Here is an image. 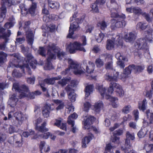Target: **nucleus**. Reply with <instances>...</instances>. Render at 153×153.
Wrapping results in <instances>:
<instances>
[{
  "mask_svg": "<svg viewBox=\"0 0 153 153\" xmlns=\"http://www.w3.org/2000/svg\"><path fill=\"white\" fill-rule=\"evenodd\" d=\"M94 88V86L92 85H87L85 87V96L88 97L92 92Z\"/></svg>",
  "mask_w": 153,
  "mask_h": 153,
  "instance_id": "nucleus-30",
  "label": "nucleus"
},
{
  "mask_svg": "<svg viewBox=\"0 0 153 153\" xmlns=\"http://www.w3.org/2000/svg\"><path fill=\"white\" fill-rule=\"evenodd\" d=\"M86 66V72L88 73H91L94 71V69L95 65L94 63L91 62H89L88 65H86L84 66V67Z\"/></svg>",
  "mask_w": 153,
  "mask_h": 153,
  "instance_id": "nucleus-23",
  "label": "nucleus"
},
{
  "mask_svg": "<svg viewBox=\"0 0 153 153\" xmlns=\"http://www.w3.org/2000/svg\"><path fill=\"white\" fill-rule=\"evenodd\" d=\"M136 35L133 33H129L128 36H125L126 40L127 42H131L134 40L136 38Z\"/></svg>",
  "mask_w": 153,
  "mask_h": 153,
  "instance_id": "nucleus-34",
  "label": "nucleus"
},
{
  "mask_svg": "<svg viewBox=\"0 0 153 153\" xmlns=\"http://www.w3.org/2000/svg\"><path fill=\"white\" fill-rule=\"evenodd\" d=\"M105 67L107 69L112 70V62H108L105 65Z\"/></svg>",
  "mask_w": 153,
  "mask_h": 153,
  "instance_id": "nucleus-62",
  "label": "nucleus"
},
{
  "mask_svg": "<svg viewBox=\"0 0 153 153\" xmlns=\"http://www.w3.org/2000/svg\"><path fill=\"white\" fill-rule=\"evenodd\" d=\"M10 22L6 23L4 25L5 28H9L12 27L15 23V19L12 17L10 18L9 19Z\"/></svg>",
  "mask_w": 153,
  "mask_h": 153,
  "instance_id": "nucleus-35",
  "label": "nucleus"
},
{
  "mask_svg": "<svg viewBox=\"0 0 153 153\" xmlns=\"http://www.w3.org/2000/svg\"><path fill=\"white\" fill-rule=\"evenodd\" d=\"M105 35L103 33L101 32L98 35L96 36V39L97 41L99 42H100L104 38Z\"/></svg>",
  "mask_w": 153,
  "mask_h": 153,
  "instance_id": "nucleus-48",
  "label": "nucleus"
},
{
  "mask_svg": "<svg viewBox=\"0 0 153 153\" xmlns=\"http://www.w3.org/2000/svg\"><path fill=\"white\" fill-rule=\"evenodd\" d=\"M12 75L14 77H20L22 76L21 74L16 69L14 70L13 72Z\"/></svg>",
  "mask_w": 153,
  "mask_h": 153,
  "instance_id": "nucleus-55",
  "label": "nucleus"
},
{
  "mask_svg": "<svg viewBox=\"0 0 153 153\" xmlns=\"http://www.w3.org/2000/svg\"><path fill=\"white\" fill-rule=\"evenodd\" d=\"M147 118L149 121L150 124L153 123V113L149 109L147 110L145 112Z\"/></svg>",
  "mask_w": 153,
  "mask_h": 153,
  "instance_id": "nucleus-27",
  "label": "nucleus"
},
{
  "mask_svg": "<svg viewBox=\"0 0 153 153\" xmlns=\"http://www.w3.org/2000/svg\"><path fill=\"white\" fill-rule=\"evenodd\" d=\"M42 119L39 118L36 121V129L42 132L48 131V129L45 127L46 125V122H43L41 126H38L42 122Z\"/></svg>",
  "mask_w": 153,
  "mask_h": 153,
  "instance_id": "nucleus-12",
  "label": "nucleus"
},
{
  "mask_svg": "<svg viewBox=\"0 0 153 153\" xmlns=\"http://www.w3.org/2000/svg\"><path fill=\"white\" fill-rule=\"evenodd\" d=\"M4 30L5 29L3 28H0V33H0V36H1L4 39H6L7 38L10 36L11 34V31L10 30H7V33H2L4 31Z\"/></svg>",
  "mask_w": 153,
  "mask_h": 153,
  "instance_id": "nucleus-32",
  "label": "nucleus"
},
{
  "mask_svg": "<svg viewBox=\"0 0 153 153\" xmlns=\"http://www.w3.org/2000/svg\"><path fill=\"white\" fill-rule=\"evenodd\" d=\"M39 54L42 56H45V48L43 47H40L38 51Z\"/></svg>",
  "mask_w": 153,
  "mask_h": 153,
  "instance_id": "nucleus-58",
  "label": "nucleus"
},
{
  "mask_svg": "<svg viewBox=\"0 0 153 153\" xmlns=\"http://www.w3.org/2000/svg\"><path fill=\"white\" fill-rule=\"evenodd\" d=\"M110 2L111 10H114L116 11L120 8V6L118 4L115 0H111Z\"/></svg>",
  "mask_w": 153,
  "mask_h": 153,
  "instance_id": "nucleus-28",
  "label": "nucleus"
},
{
  "mask_svg": "<svg viewBox=\"0 0 153 153\" xmlns=\"http://www.w3.org/2000/svg\"><path fill=\"white\" fill-rule=\"evenodd\" d=\"M66 49L71 53H75L76 51L86 52V50L82 43L77 41L71 42L69 44L67 45Z\"/></svg>",
  "mask_w": 153,
  "mask_h": 153,
  "instance_id": "nucleus-7",
  "label": "nucleus"
},
{
  "mask_svg": "<svg viewBox=\"0 0 153 153\" xmlns=\"http://www.w3.org/2000/svg\"><path fill=\"white\" fill-rule=\"evenodd\" d=\"M25 40V39L24 38H17L16 39L15 43L16 44H20L23 43Z\"/></svg>",
  "mask_w": 153,
  "mask_h": 153,
  "instance_id": "nucleus-59",
  "label": "nucleus"
},
{
  "mask_svg": "<svg viewBox=\"0 0 153 153\" xmlns=\"http://www.w3.org/2000/svg\"><path fill=\"white\" fill-rule=\"evenodd\" d=\"M62 119H56V122L54 123L53 125L59 127L60 129L65 130L66 129V124L65 123H62Z\"/></svg>",
  "mask_w": 153,
  "mask_h": 153,
  "instance_id": "nucleus-18",
  "label": "nucleus"
},
{
  "mask_svg": "<svg viewBox=\"0 0 153 153\" xmlns=\"http://www.w3.org/2000/svg\"><path fill=\"white\" fill-rule=\"evenodd\" d=\"M134 65H129L128 67L126 68L122 74V76L121 78H123L124 80L127 77L128 75L131 73L132 71H134Z\"/></svg>",
  "mask_w": 153,
  "mask_h": 153,
  "instance_id": "nucleus-15",
  "label": "nucleus"
},
{
  "mask_svg": "<svg viewBox=\"0 0 153 153\" xmlns=\"http://www.w3.org/2000/svg\"><path fill=\"white\" fill-rule=\"evenodd\" d=\"M132 110L131 106L130 105H125L122 109V112L125 114H128Z\"/></svg>",
  "mask_w": 153,
  "mask_h": 153,
  "instance_id": "nucleus-40",
  "label": "nucleus"
},
{
  "mask_svg": "<svg viewBox=\"0 0 153 153\" xmlns=\"http://www.w3.org/2000/svg\"><path fill=\"white\" fill-rule=\"evenodd\" d=\"M144 95L147 97H148L149 99H150L152 96V93L151 90L146 91L144 93Z\"/></svg>",
  "mask_w": 153,
  "mask_h": 153,
  "instance_id": "nucleus-60",
  "label": "nucleus"
},
{
  "mask_svg": "<svg viewBox=\"0 0 153 153\" xmlns=\"http://www.w3.org/2000/svg\"><path fill=\"white\" fill-rule=\"evenodd\" d=\"M107 26V24L104 21H100L97 24V27L102 30H105Z\"/></svg>",
  "mask_w": 153,
  "mask_h": 153,
  "instance_id": "nucleus-38",
  "label": "nucleus"
},
{
  "mask_svg": "<svg viewBox=\"0 0 153 153\" xmlns=\"http://www.w3.org/2000/svg\"><path fill=\"white\" fill-rule=\"evenodd\" d=\"M98 5L96 2L92 5L91 8L93 12L94 13H98L99 12Z\"/></svg>",
  "mask_w": 153,
  "mask_h": 153,
  "instance_id": "nucleus-53",
  "label": "nucleus"
},
{
  "mask_svg": "<svg viewBox=\"0 0 153 153\" xmlns=\"http://www.w3.org/2000/svg\"><path fill=\"white\" fill-rule=\"evenodd\" d=\"M7 55L5 53L0 52V64H2L6 61V57Z\"/></svg>",
  "mask_w": 153,
  "mask_h": 153,
  "instance_id": "nucleus-39",
  "label": "nucleus"
},
{
  "mask_svg": "<svg viewBox=\"0 0 153 153\" xmlns=\"http://www.w3.org/2000/svg\"><path fill=\"white\" fill-rule=\"evenodd\" d=\"M113 147L112 146L110 143H109L106 144V146L105 148V152L104 153H107L106 151H110L111 149H112Z\"/></svg>",
  "mask_w": 153,
  "mask_h": 153,
  "instance_id": "nucleus-64",
  "label": "nucleus"
},
{
  "mask_svg": "<svg viewBox=\"0 0 153 153\" xmlns=\"http://www.w3.org/2000/svg\"><path fill=\"white\" fill-rule=\"evenodd\" d=\"M68 123L69 124L71 125L72 127L71 131H72L73 133L75 132L77 129L76 126H74V121L70 120V118H69L68 120Z\"/></svg>",
  "mask_w": 153,
  "mask_h": 153,
  "instance_id": "nucleus-42",
  "label": "nucleus"
},
{
  "mask_svg": "<svg viewBox=\"0 0 153 153\" xmlns=\"http://www.w3.org/2000/svg\"><path fill=\"white\" fill-rule=\"evenodd\" d=\"M122 76V74L120 75L119 72L111 70L109 72L107 73L104 77L106 80L111 82L114 83L113 81L117 82L119 79L124 80L123 78L120 77Z\"/></svg>",
  "mask_w": 153,
  "mask_h": 153,
  "instance_id": "nucleus-8",
  "label": "nucleus"
},
{
  "mask_svg": "<svg viewBox=\"0 0 153 153\" xmlns=\"http://www.w3.org/2000/svg\"><path fill=\"white\" fill-rule=\"evenodd\" d=\"M111 27L112 30H115L116 28L124 27L126 23L123 20L121 19H113L112 20Z\"/></svg>",
  "mask_w": 153,
  "mask_h": 153,
  "instance_id": "nucleus-11",
  "label": "nucleus"
},
{
  "mask_svg": "<svg viewBox=\"0 0 153 153\" xmlns=\"http://www.w3.org/2000/svg\"><path fill=\"white\" fill-rule=\"evenodd\" d=\"M146 134V129L145 128H143L140 129L138 133V136L140 138H142L144 137Z\"/></svg>",
  "mask_w": 153,
  "mask_h": 153,
  "instance_id": "nucleus-43",
  "label": "nucleus"
},
{
  "mask_svg": "<svg viewBox=\"0 0 153 153\" xmlns=\"http://www.w3.org/2000/svg\"><path fill=\"white\" fill-rule=\"evenodd\" d=\"M18 100V98L16 97L15 95L13 94L10 97L8 103L10 107H13L16 105V102Z\"/></svg>",
  "mask_w": 153,
  "mask_h": 153,
  "instance_id": "nucleus-20",
  "label": "nucleus"
},
{
  "mask_svg": "<svg viewBox=\"0 0 153 153\" xmlns=\"http://www.w3.org/2000/svg\"><path fill=\"white\" fill-rule=\"evenodd\" d=\"M35 79V77L33 76L32 77L28 78L27 79V82L28 83L33 84L34 83Z\"/></svg>",
  "mask_w": 153,
  "mask_h": 153,
  "instance_id": "nucleus-63",
  "label": "nucleus"
},
{
  "mask_svg": "<svg viewBox=\"0 0 153 153\" xmlns=\"http://www.w3.org/2000/svg\"><path fill=\"white\" fill-rule=\"evenodd\" d=\"M145 24L142 22H139L137 24L136 28L138 29H140L142 30H144L147 27V26L144 25Z\"/></svg>",
  "mask_w": 153,
  "mask_h": 153,
  "instance_id": "nucleus-52",
  "label": "nucleus"
},
{
  "mask_svg": "<svg viewBox=\"0 0 153 153\" xmlns=\"http://www.w3.org/2000/svg\"><path fill=\"white\" fill-rule=\"evenodd\" d=\"M13 116L17 121V126H20L24 120V116L23 114L20 111H18L13 113Z\"/></svg>",
  "mask_w": 153,
  "mask_h": 153,
  "instance_id": "nucleus-14",
  "label": "nucleus"
},
{
  "mask_svg": "<svg viewBox=\"0 0 153 153\" xmlns=\"http://www.w3.org/2000/svg\"><path fill=\"white\" fill-rule=\"evenodd\" d=\"M61 77L60 76H59L57 77L45 79L44 80V82L48 84L53 85L54 83L55 80L59 79H61Z\"/></svg>",
  "mask_w": 153,
  "mask_h": 153,
  "instance_id": "nucleus-25",
  "label": "nucleus"
},
{
  "mask_svg": "<svg viewBox=\"0 0 153 153\" xmlns=\"http://www.w3.org/2000/svg\"><path fill=\"white\" fill-rule=\"evenodd\" d=\"M97 88L101 96L105 99L106 96H110V94H111L114 90L116 91L117 95L119 96L122 97L124 94V91L122 86L116 83H111L108 90V94L106 92V88L105 87H103L102 85H98L97 86Z\"/></svg>",
  "mask_w": 153,
  "mask_h": 153,
  "instance_id": "nucleus-2",
  "label": "nucleus"
},
{
  "mask_svg": "<svg viewBox=\"0 0 153 153\" xmlns=\"http://www.w3.org/2000/svg\"><path fill=\"white\" fill-rule=\"evenodd\" d=\"M117 65L119 66L120 68H123L125 65L124 62L122 61V60H119L117 62Z\"/></svg>",
  "mask_w": 153,
  "mask_h": 153,
  "instance_id": "nucleus-61",
  "label": "nucleus"
},
{
  "mask_svg": "<svg viewBox=\"0 0 153 153\" xmlns=\"http://www.w3.org/2000/svg\"><path fill=\"white\" fill-rule=\"evenodd\" d=\"M26 37L28 43L32 46L34 41V36L31 30L26 32Z\"/></svg>",
  "mask_w": 153,
  "mask_h": 153,
  "instance_id": "nucleus-17",
  "label": "nucleus"
},
{
  "mask_svg": "<svg viewBox=\"0 0 153 153\" xmlns=\"http://www.w3.org/2000/svg\"><path fill=\"white\" fill-rule=\"evenodd\" d=\"M95 119L94 117L91 116H88L85 121H83V123L84 125V128L85 129H88L90 128H92L96 133L98 132L97 129L94 127H91V125L93 122L95 120Z\"/></svg>",
  "mask_w": 153,
  "mask_h": 153,
  "instance_id": "nucleus-10",
  "label": "nucleus"
},
{
  "mask_svg": "<svg viewBox=\"0 0 153 153\" xmlns=\"http://www.w3.org/2000/svg\"><path fill=\"white\" fill-rule=\"evenodd\" d=\"M51 110V106L50 104H46L42 108V111H45V112L50 111Z\"/></svg>",
  "mask_w": 153,
  "mask_h": 153,
  "instance_id": "nucleus-57",
  "label": "nucleus"
},
{
  "mask_svg": "<svg viewBox=\"0 0 153 153\" xmlns=\"http://www.w3.org/2000/svg\"><path fill=\"white\" fill-rule=\"evenodd\" d=\"M70 64L68 68L65 69V71H63L62 74L65 75L70 71H72L76 75H80L84 73L85 69L84 66L86 65V62H84L82 66L76 62H75L71 59H69L68 61Z\"/></svg>",
  "mask_w": 153,
  "mask_h": 153,
  "instance_id": "nucleus-4",
  "label": "nucleus"
},
{
  "mask_svg": "<svg viewBox=\"0 0 153 153\" xmlns=\"http://www.w3.org/2000/svg\"><path fill=\"white\" fill-rule=\"evenodd\" d=\"M68 97L69 99L72 102H74L76 100V95L74 91L71 92L69 93L68 94Z\"/></svg>",
  "mask_w": 153,
  "mask_h": 153,
  "instance_id": "nucleus-46",
  "label": "nucleus"
},
{
  "mask_svg": "<svg viewBox=\"0 0 153 153\" xmlns=\"http://www.w3.org/2000/svg\"><path fill=\"white\" fill-rule=\"evenodd\" d=\"M93 136L92 134H90L88 136L85 137L82 139V147L85 148L87 147V144H88L92 139Z\"/></svg>",
  "mask_w": 153,
  "mask_h": 153,
  "instance_id": "nucleus-21",
  "label": "nucleus"
},
{
  "mask_svg": "<svg viewBox=\"0 0 153 153\" xmlns=\"http://www.w3.org/2000/svg\"><path fill=\"white\" fill-rule=\"evenodd\" d=\"M48 3L49 6L52 8L57 9L59 7V4L57 2H55L52 0H46Z\"/></svg>",
  "mask_w": 153,
  "mask_h": 153,
  "instance_id": "nucleus-31",
  "label": "nucleus"
},
{
  "mask_svg": "<svg viewBox=\"0 0 153 153\" xmlns=\"http://www.w3.org/2000/svg\"><path fill=\"white\" fill-rule=\"evenodd\" d=\"M111 17L120 18H122L123 19H125L126 17L125 15L122 14L121 16H120L117 13V11L114 10H111Z\"/></svg>",
  "mask_w": 153,
  "mask_h": 153,
  "instance_id": "nucleus-33",
  "label": "nucleus"
},
{
  "mask_svg": "<svg viewBox=\"0 0 153 153\" xmlns=\"http://www.w3.org/2000/svg\"><path fill=\"white\" fill-rule=\"evenodd\" d=\"M126 139L125 141V144H126V141L127 140L129 142L128 144L130 145V142L129 140H133L135 139L134 134V133H131L129 131L127 132L126 133Z\"/></svg>",
  "mask_w": 153,
  "mask_h": 153,
  "instance_id": "nucleus-36",
  "label": "nucleus"
},
{
  "mask_svg": "<svg viewBox=\"0 0 153 153\" xmlns=\"http://www.w3.org/2000/svg\"><path fill=\"white\" fill-rule=\"evenodd\" d=\"M13 89L15 91H17L19 93V97L20 99L24 98L27 95V93L29 92L28 88L26 85H23L19 87L18 83H14L13 85Z\"/></svg>",
  "mask_w": 153,
  "mask_h": 153,
  "instance_id": "nucleus-9",
  "label": "nucleus"
},
{
  "mask_svg": "<svg viewBox=\"0 0 153 153\" xmlns=\"http://www.w3.org/2000/svg\"><path fill=\"white\" fill-rule=\"evenodd\" d=\"M103 105L102 102L98 101L94 105V110L97 112H98L103 108Z\"/></svg>",
  "mask_w": 153,
  "mask_h": 153,
  "instance_id": "nucleus-24",
  "label": "nucleus"
},
{
  "mask_svg": "<svg viewBox=\"0 0 153 153\" xmlns=\"http://www.w3.org/2000/svg\"><path fill=\"white\" fill-rule=\"evenodd\" d=\"M129 142L127 140L126 141V144L125 145V147H121V149L124 151L125 153H135V152L133 150H130L131 148V146L129 145Z\"/></svg>",
  "mask_w": 153,
  "mask_h": 153,
  "instance_id": "nucleus-19",
  "label": "nucleus"
},
{
  "mask_svg": "<svg viewBox=\"0 0 153 153\" xmlns=\"http://www.w3.org/2000/svg\"><path fill=\"white\" fill-rule=\"evenodd\" d=\"M95 63L98 67H101L104 65L103 61L100 58L97 59L95 61Z\"/></svg>",
  "mask_w": 153,
  "mask_h": 153,
  "instance_id": "nucleus-49",
  "label": "nucleus"
},
{
  "mask_svg": "<svg viewBox=\"0 0 153 153\" xmlns=\"http://www.w3.org/2000/svg\"><path fill=\"white\" fill-rule=\"evenodd\" d=\"M71 79L69 78H63L61 80L59 81L58 83L61 85L62 86H63L65 85Z\"/></svg>",
  "mask_w": 153,
  "mask_h": 153,
  "instance_id": "nucleus-45",
  "label": "nucleus"
},
{
  "mask_svg": "<svg viewBox=\"0 0 153 153\" xmlns=\"http://www.w3.org/2000/svg\"><path fill=\"white\" fill-rule=\"evenodd\" d=\"M53 102L58 105L56 108L57 110L62 109L64 107V103L62 100H53Z\"/></svg>",
  "mask_w": 153,
  "mask_h": 153,
  "instance_id": "nucleus-29",
  "label": "nucleus"
},
{
  "mask_svg": "<svg viewBox=\"0 0 153 153\" xmlns=\"http://www.w3.org/2000/svg\"><path fill=\"white\" fill-rule=\"evenodd\" d=\"M85 16L83 14H79L76 13L73 15L72 17L70 18L71 22L75 21L73 23H71L69 27V33L67 37L68 38L74 39L76 37V36H73L74 34V32L78 30L79 29V23L82 22L84 19Z\"/></svg>",
  "mask_w": 153,
  "mask_h": 153,
  "instance_id": "nucleus-3",
  "label": "nucleus"
},
{
  "mask_svg": "<svg viewBox=\"0 0 153 153\" xmlns=\"http://www.w3.org/2000/svg\"><path fill=\"white\" fill-rule=\"evenodd\" d=\"M36 8V4L35 3H33L29 9V12L32 15L35 13V10Z\"/></svg>",
  "mask_w": 153,
  "mask_h": 153,
  "instance_id": "nucleus-44",
  "label": "nucleus"
},
{
  "mask_svg": "<svg viewBox=\"0 0 153 153\" xmlns=\"http://www.w3.org/2000/svg\"><path fill=\"white\" fill-rule=\"evenodd\" d=\"M91 104L89 102H86L84 103V107L83 108V111L87 112L91 106Z\"/></svg>",
  "mask_w": 153,
  "mask_h": 153,
  "instance_id": "nucleus-51",
  "label": "nucleus"
},
{
  "mask_svg": "<svg viewBox=\"0 0 153 153\" xmlns=\"http://www.w3.org/2000/svg\"><path fill=\"white\" fill-rule=\"evenodd\" d=\"M144 149L147 152H151L153 150V145L149 144H146L144 146Z\"/></svg>",
  "mask_w": 153,
  "mask_h": 153,
  "instance_id": "nucleus-47",
  "label": "nucleus"
},
{
  "mask_svg": "<svg viewBox=\"0 0 153 153\" xmlns=\"http://www.w3.org/2000/svg\"><path fill=\"white\" fill-rule=\"evenodd\" d=\"M66 108L68 110V113H69L71 112L74 111V107L72 104L70 103L69 105H66Z\"/></svg>",
  "mask_w": 153,
  "mask_h": 153,
  "instance_id": "nucleus-56",
  "label": "nucleus"
},
{
  "mask_svg": "<svg viewBox=\"0 0 153 153\" xmlns=\"http://www.w3.org/2000/svg\"><path fill=\"white\" fill-rule=\"evenodd\" d=\"M46 48L48 57L47 59V63L44 67L45 70H50L53 68L51 61V59L56 58V53H57L58 58L59 60L65 59V53L62 51H60L59 48L56 46V44L51 42L49 43Z\"/></svg>",
  "mask_w": 153,
  "mask_h": 153,
  "instance_id": "nucleus-1",
  "label": "nucleus"
},
{
  "mask_svg": "<svg viewBox=\"0 0 153 153\" xmlns=\"http://www.w3.org/2000/svg\"><path fill=\"white\" fill-rule=\"evenodd\" d=\"M123 133V131L121 130H117L114 133V137L112 139V142L114 143H117L119 141V137L115 136V135H120Z\"/></svg>",
  "mask_w": 153,
  "mask_h": 153,
  "instance_id": "nucleus-26",
  "label": "nucleus"
},
{
  "mask_svg": "<svg viewBox=\"0 0 153 153\" xmlns=\"http://www.w3.org/2000/svg\"><path fill=\"white\" fill-rule=\"evenodd\" d=\"M115 45L120 48H121L123 46L122 37L120 35H117L115 38L112 37L111 39L108 40L106 48L108 50H110L114 48Z\"/></svg>",
  "mask_w": 153,
  "mask_h": 153,
  "instance_id": "nucleus-6",
  "label": "nucleus"
},
{
  "mask_svg": "<svg viewBox=\"0 0 153 153\" xmlns=\"http://www.w3.org/2000/svg\"><path fill=\"white\" fill-rule=\"evenodd\" d=\"M144 65H139L136 66L134 65V71L135 72H141L144 69Z\"/></svg>",
  "mask_w": 153,
  "mask_h": 153,
  "instance_id": "nucleus-50",
  "label": "nucleus"
},
{
  "mask_svg": "<svg viewBox=\"0 0 153 153\" xmlns=\"http://www.w3.org/2000/svg\"><path fill=\"white\" fill-rule=\"evenodd\" d=\"M25 55L26 57L24 61L23 62L24 64L22 66L20 65L19 67L21 68L23 72L24 71V68H25L28 71L29 74L31 75V72L29 67V65L32 68L34 69L36 68V65L37 63V62L34 59L30 53H27L25 54Z\"/></svg>",
  "mask_w": 153,
  "mask_h": 153,
  "instance_id": "nucleus-5",
  "label": "nucleus"
},
{
  "mask_svg": "<svg viewBox=\"0 0 153 153\" xmlns=\"http://www.w3.org/2000/svg\"><path fill=\"white\" fill-rule=\"evenodd\" d=\"M147 106V102L146 99H144L143 101L142 104H139L138 108L140 110L144 111L146 109Z\"/></svg>",
  "mask_w": 153,
  "mask_h": 153,
  "instance_id": "nucleus-37",
  "label": "nucleus"
},
{
  "mask_svg": "<svg viewBox=\"0 0 153 153\" xmlns=\"http://www.w3.org/2000/svg\"><path fill=\"white\" fill-rule=\"evenodd\" d=\"M34 131L32 130H29L28 131H26L24 132L22 135L24 137H28L29 136L32 135L34 134Z\"/></svg>",
  "mask_w": 153,
  "mask_h": 153,
  "instance_id": "nucleus-54",
  "label": "nucleus"
},
{
  "mask_svg": "<svg viewBox=\"0 0 153 153\" xmlns=\"http://www.w3.org/2000/svg\"><path fill=\"white\" fill-rule=\"evenodd\" d=\"M115 57L119 60H122L126 62H127L128 61L127 58L125 56H122L121 53L119 52H118L116 54Z\"/></svg>",
  "mask_w": 153,
  "mask_h": 153,
  "instance_id": "nucleus-41",
  "label": "nucleus"
},
{
  "mask_svg": "<svg viewBox=\"0 0 153 153\" xmlns=\"http://www.w3.org/2000/svg\"><path fill=\"white\" fill-rule=\"evenodd\" d=\"M106 99L108 100L111 102V104L114 108H116L118 106V99L117 98L113 97L111 96L105 97Z\"/></svg>",
  "mask_w": 153,
  "mask_h": 153,
  "instance_id": "nucleus-22",
  "label": "nucleus"
},
{
  "mask_svg": "<svg viewBox=\"0 0 153 153\" xmlns=\"http://www.w3.org/2000/svg\"><path fill=\"white\" fill-rule=\"evenodd\" d=\"M126 10L129 13H133L135 14L139 15L142 13L141 10L138 7H131L129 8H127Z\"/></svg>",
  "mask_w": 153,
  "mask_h": 153,
  "instance_id": "nucleus-16",
  "label": "nucleus"
},
{
  "mask_svg": "<svg viewBox=\"0 0 153 153\" xmlns=\"http://www.w3.org/2000/svg\"><path fill=\"white\" fill-rule=\"evenodd\" d=\"M134 45L135 48L137 50L146 49L148 48L146 40L143 39L137 40L134 43Z\"/></svg>",
  "mask_w": 153,
  "mask_h": 153,
  "instance_id": "nucleus-13",
  "label": "nucleus"
}]
</instances>
